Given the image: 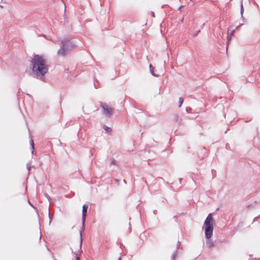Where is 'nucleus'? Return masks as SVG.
<instances>
[{"label": "nucleus", "instance_id": "9b49d317", "mask_svg": "<svg viewBox=\"0 0 260 260\" xmlns=\"http://www.w3.org/2000/svg\"><path fill=\"white\" fill-rule=\"evenodd\" d=\"M183 98H180L179 99V107H180L182 106V104H183Z\"/></svg>", "mask_w": 260, "mask_h": 260}, {"label": "nucleus", "instance_id": "39448f33", "mask_svg": "<svg viewBox=\"0 0 260 260\" xmlns=\"http://www.w3.org/2000/svg\"><path fill=\"white\" fill-rule=\"evenodd\" d=\"M101 106L103 110L104 114L108 117H110L113 113V109L106 103H101Z\"/></svg>", "mask_w": 260, "mask_h": 260}, {"label": "nucleus", "instance_id": "2eb2a0df", "mask_svg": "<svg viewBox=\"0 0 260 260\" xmlns=\"http://www.w3.org/2000/svg\"><path fill=\"white\" fill-rule=\"evenodd\" d=\"M189 110H190V108H186V111H187V112H188V111H189Z\"/></svg>", "mask_w": 260, "mask_h": 260}, {"label": "nucleus", "instance_id": "1a4fd4ad", "mask_svg": "<svg viewBox=\"0 0 260 260\" xmlns=\"http://www.w3.org/2000/svg\"><path fill=\"white\" fill-rule=\"evenodd\" d=\"M112 165H116V161L114 159H111L110 162V166H111Z\"/></svg>", "mask_w": 260, "mask_h": 260}, {"label": "nucleus", "instance_id": "6e6552de", "mask_svg": "<svg viewBox=\"0 0 260 260\" xmlns=\"http://www.w3.org/2000/svg\"><path fill=\"white\" fill-rule=\"evenodd\" d=\"M243 12H244V8H243V2L242 1L241 4V12H240L242 18H243Z\"/></svg>", "mask_w": 260, "mask_h": 260}, {"label": "nucleus", "instance_id": "ddd939ff", "mask_svg": "<svg viewBox=\"0 0 260 260\" xmlns=\"http://www.w3.org/2000/svg\"><path fill=\"white\" fill-rule=\"evenodd\" d=\"M172 258H173V259H174V258H175V253H174V254H173V255H172Z\"/></svg>", "mask_w": 260, "mask_h": 260}, {"label": "nucleus", "instance_id": "f8f14e48", "mask_svg": "<svg viewBox=\"0 0 260 260\" xmlns=\"http://www.w3.org/2000/svg\"><path fill=\"white\" fill-rule=\"evenodd\" d=\"M30 143L32 149L34 150V142H33L32 140H31V139L30 140Z\"/></svg>", "mask_w": 260, "mask_h": 260}, {"label": "nucleus", "instance_id": "f257e3e1", "mask_svg": "<svg viewBox=\"0 0 260 260\" xmlns=\"http://www.w3.org/2000/svg\"><path fill=\"white\" fill-rule=\"evenodd\" d=\"M31 64L32 72L38 78H42L48 71L47 61L42 56L35 55Z\"/></svg>", "mask_w": 260, "mask_h": 260}, {"label": "nucleus", "instance_id": "0eeeda50", "mask_svg": "<svg viewBox=\"0 0 260 260\" xmlns=\"http://www.w3.org/2000/svg\"><path fill=\"white\" fill-rule=\"evenodd\" d=\"M149 68H150V72H151V74L153 76H155V77H158V75L156 74L154 72V71H153V66L151 64L149 65Z\"/></svg>", "mask_w": 260, "mask_h": 260}, {"label": "nucleus", "instance_id": "f3484780", "mask_svg": "<svg viewBox=\"0 0 260 260\" xmlns=\"http://www.w3.org/2000/svg\"><path fill=\"white\" fill-rule=\"evenodd\" d=\"M182 8H183V6H180V7L179 8V10H181Z\"/></svg>", "mask_w": 260, "mask_h": 260}, {"label": "nucleus", "instance_id": "7ed1b4c3", "mask_svg": "<svg viewBox=\"0 0 260 260\" xmlns=\"http://www.w3.org/2000/svg\"><path fill=\"white\" fill-rule=\"evenodd\" d=\"M61 43L62 45L57 52V54L59 56L66 55L69 51L75 46V44L68 39L62 40Z\"/></svg>", "mask_w": 260, "mask_h": 260}, {"label": "nucleus", "instance_id": "f03ea898", "mask_svg": "<svg viewBox=\"0 0 260 260\" xmlns=\"http://www.w3.org/2000/svg\"><path fill=\"white\" fill-rule=\"evenodd\" d=\"M212 215V213H209L204 223L205 237L206 238V246L208 248L214 246V241L210 239L213 234V226L215 224Z\"/></svg>", "mask_w": 260, "mask_h": 260}, {"label": "nucleus", "instance_id": "20e7f679", "mask_svg": "<svg viewBox=\"0 0 260 260\" xmlns=\"http://www.w3.org/2000/svg\"><path fill=\"white\" fill-rule=\"evenodd\" d=\"M87 208H88V206L87 205H86V204L83 205V209H82V231L84 230V225H85V217H86V214H87ZM82 231H81V232H80V236L81 237L82 236ZM82 242V239L81 237V238H80V246H81Z\"/></svg>", "mask_w": 260, "mask_h": 260}, {"label": "nucleus", "instance_id": "9d476101", "mask_svg": "<svg viewBox=\"0 0 260 260\" xmlns=\"http://www.w3.org/2000/svg\"><path fill=\"white\" fill-rule=\"evenodd\" d=\"M104 129L105 130V131L107 132V133H109L111 131V128L110 127H109L107 126H104Z\"/></svg>", "mask_w": 260, "mask_h": 260}, {"label": "nucleus", "instance_id": "a211bd4d", "mask_svg": "<svg viewBox=\"0 0 260 260\" xmlns=\"http://www.w3.org/2000/svg\"><path fill=\"white\" fill-rule=\"evenodd\" d=\"M118 260H121V258H120V257H119V259H118Z\"/></svg>", "mask_w": 260, "mask_h": 260}, {"label": "nucleus", "instance_id": "dca6fc26", "mask_svg": "<svg viewBox=\"0 0 260 260\" xmlns=\"http://www.w3.org/2000/svg\"><path fill=\"white\" fill-rule=\"evenodd\" d=\"M76 260H79V257L76 255Z\"/></svg>", "mask_w": 260, "mask_h": 260}, {"label": "nucleus", "instance_id": "4468645a", "mask_svg": "<svg viewBox=\"0 0 260 260\" xmlns=\"http://www.w3.org/2000/svg\"><path fill=\"white\" fill-rule=\"evenodd\" d=\"M27 169H28V171H29V169H30V166H28V164L27 165Z\"/></svg>", "mask_w": 260, "mask_h": 260}, {"label": "nucleus", "instance_id": "423d86ee", "mask_svg": "<svg viewBox=\"0 0 260 260\" xmlns=\"http://www.w3.org/2000/svg\"><path fill=\"white\" fill-rule=\"evenodd\" d=\"M175 122L179 125L182 124V118L178 115H176L175 119Z\"/></svg>", "mask_w": 260, "mask_h": 260}]
</instances>
